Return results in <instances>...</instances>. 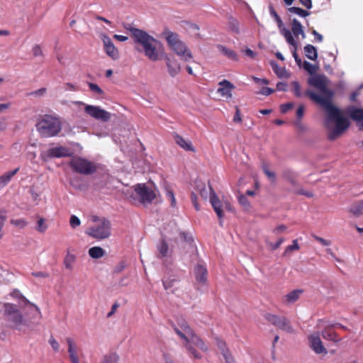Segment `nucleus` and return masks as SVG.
<instances>
[{
    "label": "nucleus",
    "mask_w": 363,
    "mask_h": 363,
    "mask_svg": "<svg viewBox=\"0 0 363 363\" xmlns=\"http://www.w3.org/2000/svg\"><path fill=\"white\" fill-rule=\"evenodd\" d=\"M191 202H192L195 209L196 211H199L200 210V207H199V203H198V201H197V196H196V194L194 192H192L191 194Z\"/></svg>",
    "instance_id": "nucleus-57"
},
{
    "label": "nucleus",
    "mask_w": 363,
    "mask_h": 363,
    "mask_svg": "<svg viewBox=\"0 0 363 363\" xmlns=\"http://www.w3.org/2000/svg\"><path fill=\"white\" fill-rule=\"evenodd\" d=\"M219 88L217 92L220 94L221 96L225 97L226 99L232 98V91L235 89V86L228 80L223 79L218 83Z\"/></svg>",
    "instance_id": "nucleus-17"
},
{
    "label": "nucleus",
    "mask_w": 363,
    "mask_h": 363,
    "mask_svg": "<svg viewBox=\"0 0 363 363\" xmlns=\"http://www.w3.org/2000/svg\"><path fill=\"white\" fill-rule=\"evenodd\" d=\"M304 113V106L303 105H300L296 111V117L298 119H301L303 116Z\"/></svg>",
    "instance_id": "nucleus-63"
},
{
    "label": "nucleus",
    "mask_w": 363,
    "mask_h": 363,
    "mask_svg": "<svg viewBox=\"0 0 363 363\" xmlns=\"http://www.w3.org/2000/svg\"><path fill=\"white\" fill-rule=\"evenodd\" d=\"M72 154L70 149L64 146H57L48 149L41 157L43 160L46 161L48 159L51 158L72 157Z\"/></svg>",
    "instance_id": "nucleus-12"
},
{
    "label": "nucleus",
    "mask_w": 363,
    "mask_h": 363,
    "mask_svg": "<svg viewBox=\"0 0 363 363\" xmlns=\"http://www.w3.org/2000/svg\"><path fill=\"white\" fill-rule=\"evenodd\" d=\"M308 83L318 89L322 95H318L311 90H307L305 95L326 111L325 127L328 130V138L330 140H335L344 133L350 123L348 118L343 116L341 110L332 104L334 93L328 88V79L325 76L316 75L311 78Z\"/></svg>",
    "instance_id": "nucleus-1"
},
{
    "label": "nucleus",
    "mask_w": 363,
    "mask_h": 363,
    "mask_svg": "<svg viewBox=\"0 0 363 363\" xmlns=\"http://www.w3.org/2000/svg\"><path fill=\"white\" fill-rule=\"evenodd\" d=\"M6 219V216H5V211H4V212L1 211L0 212V240L1 239V238L3 236L2 228L4 225V222H5Z\"/></svg>",
    "instance_id": "nucleus-54"
},
{
    "label": "nucleus",
    "mask_w": 363,
    "mask_h": 363,
    "mask_svg": "<svg viewBox=\"0 0 363 363\" xmlns=\"http://www.w3.org/2000/svg\"><path fill=\"white\" fill-rule=\"evenodd\" d=\"M157 248L161 257H166L167 255L169 247L165 240H162Z\"/></svg>",
    "instance_id": "nucleus-41"
},
{
    "label": "nucleus",
    "mask_w": 363,
    "mask_h": 363,
    "mask_svg": "<svg viewBox=\"0 0 363 363\" xmlns=\"http://www.w3.org/2000/svg\"><path fill=\"white\" fill-rule=\"evenodd\" d=\"M33 54L35 57L43 56V50L39 45H33L32 48Z\"/></svg>",
    "instance_id": "nucleus-55"
},
{
    "label": "nucleus",
    "mask_w": 363,
    "mask_h": 363,
    "mask_svg": "<svg viewBox=\"0 0 363 363\" xmlns=\"http://www.w3.org/2000/svg\"><path fill=\"white\" fill-rule=\"evenodd\" d=\"M118 356L116 354H111L105 356L101 363H118Z\"/></svg>",
    "instance_id": "nucleus-44"
},
{
    "label": "nucleus",
    "mask_w": 363,
    "mask_h": 363,
    "mask_svg": "<svg viewBox=\"0 0 363 363\" xmlns=\"http://www.w3.org/2000/svg\"><path fill=\"white\" fill-rule=\"evenodd\" d=\"M36 130L43 138H52L62 130V123L58 117L45 114L38 118Z\"/></svg>",
    "instance_id": "nucleus-4"
},
{
    "label": "nucleus",
    "mask_w": 363,
    "mask_h": 363,
    "mask_svg": "<svg viewBox=\"0 0 363 363\" xmlns=\"http://www.w3.org/2000/svg\"><path fill=\"white\" fill-rule=\"evenodd\" d=\"M181 280L180 277L176 274H172L167 277H164L162 279V284L164 288L167 290L175 286L176 284L179 282Z\"/></svg>",
    "instance_id": "nucleus-25"
},
{
    "label": "nucleus",
    "mask_w": 363,
    "mask_h": 363,
    "mask_svg": "<svg viewBox=\"0 0 363 363\" xmlns=\"http://www.w3.org/2000/svg\"><path fill=\"white\" fill-rule=\"evenodd\" d=\"M313 238L323 246H328L330 245V242L329 240H327L321 237L313 235Z\"/></svg>",
    "instance_id": "nucleus-59"
},
{
    "label": "nucleus",
    "mask_w": 363,
    "mask_h": 363,
    "mask_svg": "<svg viewBox=\"0 0 363 363\" xmlns=\"http://www.w3.org/2000/svg\"><path fill=\"white\" fill-rule=\"evenodd\" d=\"M76 257L74 255L68 253L64 259V264L66 267V269H72V264L75 262Z\"/></svg>",
    "instance_id": "nucleus-39"
},
{
    "label": "nucleus",
    "mask_w": 363,
    "mask_h": 363,
    "mask_svg": "<svg viewBox=\"0 0 363 363\" xmlns=\"http://www.w3.org/2000/svg\"><path fill=\"white\" fill-rule=\"evenodd\" d=\"M282 176L292 184H295L296 175L291 169H285L282 173Z\"/></svg>",
    "instance_id": "nucleus-38"
},
{
    "label": "nucleus",
    "mask_w": 363,
    "mask_h": 363,
    "mask_svg": "<svg viewBox=\"0 0 363 363\" xmlns=\"http://www.w3.org/2000/svg\"><path fill=\"white\" fill-rule=\"evenodd\" d=\"M238 201L242 206H244L246 208H249L250 206V201H248L245 195H240L238 197Z\"/></svg>",
    "instance_id": "nucleus-51"
},
{
    "label": "nucleus",
    "mask_w": 363,
    "mask_h": 363,
    "mask_svg": "<svg viewBox=\"0 0 363 363\" xmlns=\"http://www.w3.org/2000/svg\"><path fill=\"white\" fill-rule=\"evenodd\" d=\"M303 68L310 74H313L318 69V67L311 65L307 61H304L302 64Z\"/></svg>",
    "instance_id": "nucleus-43"
},
{
    "label": "nucleus",
    "mask_w": 363,
    "mask_h": 363,
    "mask_svg": "<svg viewBox=\"0 0 363 363\" xmlns=\"http://www.w3.org/2000/svg\"><path fill=\"white\" fill-rule=\"evenodd\" d=\"M194 276L198 284H205L208 277L206 267L201 264H197L194 267Z\"/></svg>",
    "instance_id": "nucleus-18"
},
{
    "label": "nucleus",
    "mask_w": 363,
    "mask_h": 363,
    "mask_svg": "<svg viewBox=\"0 0 363 363\" xmlns=\"http://www.w3.org/2000/svg\"><path fill=\"white\" fill-rule=\"evenodd\" d=\"M11 223L19 228H24L28 225V222L24 218L11 219Z\"/></svg>",
    "instance_id": "nucleus-42"
},
{
    "label": "nucleus",
    "mask_w": 363,
    "mask_h": 363,
    "mask_svg": "<svg viewBox=\"0 0 363 363\" xmlns=\"http://www.w3.org/2000/svg\"><path fill=\"white\" fill-rule=\"evenodd\" d=\"M271 66L273 71L279 77L283 78L289 77V74H287L286 69L283 67H279L277 62H271Z\"/></svg>",
    "instance_id": "nucleus-31"
},
{
    "label": "nucleus",
    "mask_w": 363,
    "mask_h": 363,
    "mask_svg": "<svg viewBox=\"0 0 363 363\" xmlns=\"http://www.w3.org/2000/svg\"><path fill=\"white\" fill-rule=\"evenodd\" d=\"M288 11L291 13L297 14L298 16L303 18L309 16L310 14L308 11L296 6L289 8Z\"/></svg>",
    "instance_id": "nucleus-37"
},
{
    "label": "nucleus",
    "mask_w": 363,
    "mask_h": 363,
    "mask_svg": "<svg viewBox=\"0 0 363 363\" xmlns=\"http://www.w3.org/2000/svg\"><path fill=\"white\" fill-rule=\"evenodd\" d=\"M300 247L298 244L297 240H294L292 242V245H288L284 252V255H286L288 252L298 250H299Z\"/></svg>",
    "instance_id": "nucleus-47"
},
{
    "label": "nucleus",
    "mask_w": 363,
    "mask_h": 363,
    "mask_svg": "<svg viewBox=\"0 0 363 363\" xmlns=\"http://www.w3.org/2000/svg\"><path fill=\"white\" fill-rule=\"evenodd\" d=\"M49 343L50 344L51 347L55 352L59 351L60 345L57 340L53 337H51L50 338Z\"/></svg>",
    "instance_id": "nucleus-58"
},
{
    "label": "nucleus",
    "mask_w": 363,
    "mask_h": 363,
    "mask_svg": "<svg viewBox=\"0 0 363 363\" xmlns=\"http://www.w3.org/2000/svg\"><path fill=\"white\" fill-rule=\"evenodd\" d=\"M76 104L84 106V111L90 117L101 121L102 122H107L111 119V113L104 109L101 108L99 106L87 105L82 101H77Z\"/></svg>",
    "instance_id": "nucleus-10"
},
{
    "label": "nucleus",
    "mask_w": 363,
    "mask_h": 363,
    "mask_svg": "<svg viewBox=\"0 0 363 363\" xmlns=\"http://www.w3.org/2000/svg\"><path fill=\"white\" fill-rule=\"evenodd\" d=\"M335 327V324L327 325L322 330V336L325 340H330L334 342H338L341 340L337 333L332 330V328Z\"/></svg>",
    "instance_id": "nucleus-20"
},
{
    "label": "nucleus",
    "mask_w": 363,
    "mask_h": 363,
    "mask_svg": "<svg viewBox=\"0 0 363 363\" xmlns=\"http://www.w3.org/2000/svg\"><path fill=\"white\" fill-rule=\"evenodd\" d=\"M69 224L72 228H76L77 227L80 225L81 221L77 216L72 215L70 217Z\"/></svg>",
    "instance_id": "nucleus-49"
},
{
    "label": "nucleus",
    "mask_w": 363,
    "mask_h": 363,
    "mask_svg": "<svg viewBox=\"0 0 363 363\" xmlns=\"http://www.w3.org/2000/svg\"><path fill=\"white\" fill-rule=\"evenodd\" d=\"M88 86L90 90L96 94H102L104 93L103 90L94 83L89 82Z\"/></svg>",
    "instance_id": "nucleus-50"
},
{
    "label": "nucleus",
    "mask_w": 363,
    "mask_h": 363,
    "mask_svg": "<svg viewBox=\"0 0 363 363\" xmlns=\"http://www.w3.org/2000/svg\"><path fill=\"white\" fill-rule=\"evenodd\" d=\"M311 33L314 35L315 39L316 41L320 43L323 40V37L321 34L318 33L315 30L313 29L311 31Z\"/></svg>",
    "instance_id": "nucleus-64"
},
{
    "label": "nucleus",
    "mask_w": 363,
    "mask_h": 363,
    "mask_svg": "<svg viewBox=\"0 0 363 363\" xmlns=\"http://www.w3.org/2000/svg\"><path fill=\"white\" fill-rule=\"evenodd\" d=\"M269 10L271 16L274 18L279 28L280 29V33H281L282 28H286L285 27L283 26L282 20L281 19L280 16L278 15V13H277V11L272 5L269 6Z\"/></svg>",
    "instance_id": "nucleus-34"
},
{
    "label": "nucleus",
    "mask_w": 363,
    "mask_h": 363,
    "mask_svg": "<svg viewBox=\"0 0 363 363\" xmlns=\"http://www.w3.org/2000/svg\"><path fill=\"white\" fill-rule=\"evenodd\" d=\"M294 107V104L292 102H289L286 104H281L280 106V110L282 113H286L290 109Z\"/></svg>",
    "instance_id": "nucleus-52"
},
{
    "label": "nucleus",
    "mask_w": 363,
    "mask_h": 363,
    "mask_svg": "<svg viewBox=\"0 0 363 363\" xmlns=\"http://www.w3.org/2000/svg\"><path fill=\"white\" fill-rule=\"evenodd\" d=\"M165 190L166 197L170 201L171 206L175 208L177 206V201L172 189L169 187H167Z\"/></svg>",
    "instance_id": "nucleus-40"
},
{
    "label": "nucleus",
    "mask_w": 363,
    "mask_h": 363,
    "mask_svg": "<svg viewBox=\"0 0 363 363\" xmlns=\"http://www.w3.org/2000/svg\"><path fill=\"white\" fill-rule=\"evenodd\" d=\"M303 28L301 23L296 18H294L291 22V31L293 34L298 37L301 33H303Z\"/></svg>",
    "instance_id": "nucleus-33"
},
{
    "label": "nucleus",
    "mask_w": 363,
    "mask_h": 363,
    "mask_svg": "<svg viewBox=\"0 0 363 363\" xmlns=\"http://www.w3.org/2000/svg\"><path fill=\"white\" fill-rule=\"evenodd\" d=\"M264 318L269 324L289 334H294L296 332L290 320L286 316L278 315L272 313H266L264 315Z\"/></svg>",
    "instance_id": "nucleus-8"
},
{
    "label": "nucleus",
    "mask_w": 363,
    "mask_h": 363,
    "mask_svg": "<svg viewBox=\"0 0 363 363\" xmlns=\"http://www.w3.org/2000/svg\"><path fill=\"white\" fill-rule=\"evenodd\" d=\"M262 169L264 174L267 177V178L271 181V182L274 183L276 181V174L274 172H272L269 169V164L263 161L262 162Z\"/></svg>",
    "instance_id": "nucleus-30"
},
{
    "label": "nucleus",
    "mask_w": 363,
    "mask_h": 363,
    "mask_svg": "<svg viewBox=\"0 0 363 363\" xmlns=\"http://www.w3.org/2000/svg\"><path fill=\"white\" fill-rule=\"evenodd\" d=\"M165 60L169 74L172 77H176L181 71L180 64L174 57H166Z\"/></svg>",
    "instance_id": "nucleus-19"
},
{
    "label": "nucleus",
    "mask_w": 363,
    "mask_h": 363,
    "mask_svg": "<svg viewBox=\"0 0 363 363\" xmlns=\"http://www.w3.org/2000/svg\"><path fill=\"white\" fill-rule=\"evenodd\" d=\"M310 346L316 354L327 353L326 349L323 345L319 333H315L308 337Z\"/></svg>",
    "instance_id": "nucleus-16"
},
{
    "label": "nucleus",
    "mask_w": 363,
    "mask_h": 363,
    "mask_svg": "<svg viewBox=\"0 0 363 363\" xmlns=\"http://www.w3.org/2000/svg\"><path fill=\"white\" fill-rule=\"evenodd\" d=\"M281 35H284L286 42L291 46L294 47L293 51V57L297 64L298 66L301 67L303 64L301 59L298 57L296 50H297V42L294 40L291 32L287 28H282Z\"/></svg>",
    "instance_id": "nucleus-14"
},
{
    "label": "nucleus",
    "mask_w": 363,
    "mask_h": 363,
    "mask_svg": "<svg viewBox=\"0 0 363 363\" xmlns=\"http://www.w3.org/2000/svg\"><path fill=\"white\" fill-rule=\"evenodd\" d=\"M348 114L353 121L361 123L363 126V108L350 107L348 108Z\"/></svg>",
    "instance_id": "nucleus-24"
},
{
    "label": "nucleus",
    "mask_w": 363,
    "mask_h": 363,
    "mask_svg": "<svg viewBox=\"0 0 363 363\" xmlns=\"http://www.w3.org/2000/svg\"><path fill=\"white\" fill-rule=\"evenodd\" d=\"M37 230L40 233H45L46 230L48 229V225L45 223V220L43 218H40L38 220V226H37Z\"/></svg>",
    "instance_id": "nucleus-46"
},
{
    "label": "nucleus",
    "mask_w": 363,
    "mask_h": 363,
    "mask_svg": "<svg viewBox=\"0 0 363 363\" xmlns=\"http://www.w3.org/2000/svg\"><path fill=\"white\" fill-rule=\"evenodd\" d=\"M101 39L106 55L113 60H118L119 58V52L113 45L111 39L106 35H103Z\"/></svg>",
    "instance_id": "nucleus-13"
},
{
    "label": "nucleus",
    "mask_w": 363,
    "mask_h": 363,
    "mask_svg": "<svg viewBox=\"0 0 363 363\" xmlns=\"http://www.w3.org/2000/svg\"><path fill=\"white\" fill-rule=\"evenodd\" d=\"M228 26L230 31L235 33H239V22L236 18L230 16L228 20Z\"/></svg>",
    "instance_id": "nucleus-35"
},
{
    "label": "nucleus",
    "mask_w": 363,
    "mask_h": 363,
    "mask_svg": "<svg viewBox=\"0 0 363 363\" xmlns=\"http://www.w3.org/2000/svg\"><path fill=\"white\" fill-rule=\"evenodd\" d=\"M69 165L72 169L84 175H90L95 173L99 169V164L81 157H73Z\"/></svg>",
    "instance_id": "nucleus-7"
},
{
    "label": "nucleus",
    "mask_w": 363,
    "mask_h": 363,
    "mask_svg": "<svg viewBox=\"0 0 363 363\" xmlns=\"http://www.w3.org/2000/svg\"><path fill=\"white\" fill-rule=\"evenodd\" d=\"M209 191L211 204L220 219V225H222L221 219L223 217V204L211 186H209Z\"/></svg>",
    "instance_id": "nucleus-15"
},
{
    "label": "nucleus",
    "mask_w": 363,
    "mask_h": 363,
    "mask_svg": "<svg viewBox=\"0 0 363 363\" xmlns=\"http://www.w3.org/2000/svg\"><path fill=\"white\" fill-rule=\"evenodd\" d=\"M306 57L313 61H315L318 58V52L315 46L311 44L306 45L304 48Z\"/></svg>",
    "instance_id": "nucleus-27"
},
{
    "label": "nucleus",
    "mask_w": 363,
    "mask_h": 363,
    "mask_svg": "<svg viewBox=\"0 0 363 363\" xmlns=\"http://www.w3.org/2000/svg\"><path fill=\"white\" fill-rule=\"evenodd\" d=\"M174 138L175 143L186 151H190L193 152L196 151L191 141L185 140L183 137L177 133L174 135Z\"/></svg>",
    "instance_id": "nucleus-23"
},
{
    "label": "nucleus",
    "mask_w": 363,
    "mask_h": 363,
    "mask_svg": "<svg viewBox=\"0 0 363 363\" xmlns=\"http://www.w3.org/2000/svg\"><path fill=\"white\" fill-rule=\"evenodd\" d=\"M66 342L68 345V353L69 357L72 363H79V357L77 354V346L70 337L66 338Z\"/></svg>",
    "instance_id": "nucleus-22"
},
{
    "label": "nucleus",
    "mask_w": 363,
    "mask_h": 363,
    "mask_svg": "<svg viewBox=\"0 0 363 363\" xmlns=\"http://www.w3.org/2000/svg\"><path fill=\"white\" fill-rule=\"evenodd\" d=\"M86 233L96 239L103 240L107 238L111 235V224L110 222L103 218L99 220V223L90 227L87 229Z\"/></svg>",
    "instance_id": "nucleus-9"
},
{
    "label": "nucleus",
    "mask_w": 363,
    "mask_h": 363,
    "mask_svg": "<svg viewBox=\"0 0 363 363\" xmlns=\"http://www.w3.org/2000/svg\"><path fill=\"white\" fill-rule=\"evenodd\" d=\"M19 168H16L13 171L7 172L3 175L0 176V189L6 186L11 181V178L16 174Z\"/></svg>",
    "instance_id": "nucleus-26"
},
{
    "label": "nucleus",
    "mask_w": 363,
    "mask_h": 363,
    "mask_svg": "<svg viewBox=\"0 0 363 363\" xmlns=\"http://www.w3.org/2000/svg\"><path fill=\"white\" fill-rule=\"evenodd\" d=\"M65 89L66 91H76L78 90V87L73 84H71V83H65Z\"/></svg>",
    "instance_id": "nucleus-60"
},
{
    "label": "nucleus",
    "mask_w": 363,
    "mask_h": 363,
    "mask_svg": "<svg viewBox=\"0 0 363 363\" xmlns=\"http://www.w3.org/2000/svg\"><path fill=\"white\" fill-rule=\"evenodd\" d=\"M135 194L140 198V201L143 203H150L155 199V192L146 186L145 184H138L134 186Z\"/></svg>",
    "instance_id": "nucleus-11"
},
{
    "label": "nucleus",
    "mask_w": 363,
    "mask_h": 363,
    "mask_svg": "<svg viewBox=\"0 0 363 363\" xmlns=\"http://www.w3.org/2000/svg\"><path fill=\"white\" fill-rule=\"evenodd\" d=\"M291 85L293 86V91L294 95L296 97H301L302 96V92L301 90V85L297 81H294L291 82Z\"/></svg>",
    "instance_id": "nucleus-45"
},
{
    "label": "nucleus",
    "mask_w": 363,
    "mask_h": 363,
    "mask_svg": "<svg viewBox=\"0 0 363 363\" xmlns=\"http://www.w3.org/2000/svg\"><path fill=\"white\" fill-rule=\"evenodd\" d=\"M350 213L354 216H359L363 214V200L353 203L349 208Z\"/></svg>",
    "instance_id": "nucleus-28"
},
{
    "label": "nucleus",
    "mask_w": 363,
    "mask_h": 363,
    "mask_svg": "<svg viewBox=\"0 0 363 363\" xmlns=\"http://www.w3.org/2000/svg\"><path fill=\"white\" fill-rule=\"evenodd\" d=\"M89 255L93 259H99L104 256L105 251L101 247H93L89 250Z\"/></svg>",
    "instance_id": "nucleus-29"
},
{
    "label": "nucleus",
    "mask_w": 363,
    "mask_h": 363,
    "mask_svg": "<svg viewBox=\"0 0 363 363\" xmlns=\"http://www.w3.org/2000/svg\"><path fill=\"white\" fill-rule=\"evenodd\" d=\"M179 235L183 241L188 243H191L193 242V238L188 233L181 232Z\"/></svg>",
    "instance_id": "nucleus-53"
},
{
    "label": "nucleus",
    "mask_w": 363,
    "mask_h": 363,
    "mask_svg": "<svg viewBox=\"0 0 363 363\" xmlns=\"http://www.w3.org/2000/svg\"><path fill=\"white\" fill-rule=\"evenodd\" d=\"M198 190L199 191V194L201 198L204 199H207L208 195V191L206 189L205 184H201V185L197 186Z\"/></svg>",
    "instance_id": "nucleus-48"
},
{
    "label": "nucleus",
    "mask_w": 363,
    "mask_h": 363,
    "mask_svg": "<svg viewBox=\"0 0 363 363\" xmlns=\"http://www.w3.org/2000/svg\"><path fill=\"white\" fill-rule=\"evenodd\" d=\"M177 324L180 328L174 326V330L175 333L184 340V347L188 351L189 355L191 358L201 359L202 355L196 350L194 346H196L203 352L208 351V346L203 340L194 333L185 320L182 319L178 320Z\"/></svg>",
    "instance_id": "nucleus-2"
},
{
    "label": "nucleus",
    "mask_w": 363,
    "mask_h": 363,
    "mask_svg": "<svg viewBox=\"0 0 363 363\" xmlns=\"http://www.w3.org/2000/svg\"><path fill=\"white\" fill-rule=\"evenodd\" d=\"M217 345H218V347L219 348V350H220L225 360H226V357H232L231 354L230 353L228 349L226 347L225 342H223L220 340H218Z\"/></svg>",
    "instance_id": "nucleus-36"
},
{
    "label": "nucleus",
    "mask_w": 363,
    "mask_h": 363,
    "mask_svg": "<svg viewBox=\"0 0 363 363\" xmlns=\"http://www.w3.org/2000/svg\"><path fill=\"white\" fill-rule=\"evenodd\" d=\"M284 238H280L275 243H269V247H271L272 250H275L278 249L280 245L284 242Z\"/></svg>",
    "instance_id": "nucleus-56"
},
{
    "label": "nucleus",
    "mask_w": 363,
    "mask_h": 363,
    "mask_svg": "<svg viewBox=\"0 0 363 363\" xmlns=\"http://www.w3.org/2000/svg\"><path fill=\"white\" fill-rule=\"evenodd\" d=\"M303 293V289H294L282 298V303L285 305H291L300 298Z\"/></svg>",
    "instance_id": "nucleus-21"
},
{
    "label": "nucleus",
    "mask_w": 363,
    "mask_h": 363,
    "mask_svg": "<svg viewBox=\"0 0 363 363\" xmlns=\"http://www.w3.org/2000/svg\"><path fill=\"white\" fill-rule=\"evenodd\" d=\"M274 90L269 87H262L261 91H260V94H262V95H264V96H269L270 94H272V93H274Z\"/></svg>",
    "instance_id": "nucleus-61"
},
{
    "label": "nucleus",
    "mask_w": 363,
    "mask_h": 363,
    "mask_svg": "<svg viewBox=\"0 0 363 363\" xmlns=\"http://www.w3.org/2000/svg\"><path fill=\"white\" fill-rule=\"evenodd\" d=\"M235 108H236V112H235V114L233 118V121L235 123H240V122H242V118L240 116V109L238 108V106H236Z\"/></svg>",
    "instance_id": "nucleus-62"
},
{
    "label": "nucleus",
    "mask_w": 363,
    "mask_h": 363,
    "mask_svg": "<svg viewBox=\"0 0 363 363\" xmlns=\"http://www.w3.org/2000/svg\"><path fill=\"white\" fill-rule=\"evenodd\" d=\"M218 48L219 50L223 55L227 56L229 59H231V60H235V61H238V55L235 53V52H234L233 50H230V49L227 48L226 47H225L223 45H218Z\"/></svg>",
    "instance_id": "nucleus-32"
},
{
    "label": "nucleus",
    "mask_w": 363,
    "mask_h": 363,
    "mask_svg": "<svg viewBox=\"0 0 363 363\" xmlns=\"http://www.w3.org/2000/svg\"><path fill=\"white\" fill-rule=\"evenodd\" d=\"M125 28L130 32L134 41L142 46L143 49H138V51H143L145 55L153 62L159 60L158 46L160 43L158 40L145 31L134 28L130 25L126 26Z\"/></svg>",
    "instance_id": "nucleus-3"
},
{
    "label": "nucleus",
    "mask_w": 363,
    "mask_h": 363,
    "mask_svg": "<svg viewBox=\"0 0 363 363\" xmlns=\"http://www.w3.org/2000/svg\"><path fill=\"white\" fill-rule=\"evenodd\" d=\"M4 315L6 320L11 323L13 329L17 330L23 334L27 333L26 327H28L27 321L23 318L21 312L18 309L17 306L13 303H6L4 306Z\"/></svg>",
    "instance_id": "nucleus-6"
},
{
    "label": "nucleus",
    "mask_w": 363,
    "mask_h": 363,
    "mask_svg": "<svg viewBox=\"0 0 363 363\" xmlns=\"http://www.w3.org/2000/svg\"><path fill=\"white\" fill-rule=\"evenodd\" d=\"M162 35L166 40L169 48L175 54L185 61H189L193 58L191 52L187 48L186 44L180 40L177 33L169 30H164Z\"/></svg>",
    "instance_id": "nucleus-5"
}]
</instances>
